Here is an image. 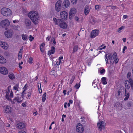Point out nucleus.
<instances>
[{
	"label": "nucleus",
	"instance_id": "35",
	"mask_svg": "<svg viewBox=\"0 0 133 133\" xmlns=\"http://www.w3.org/2000/svg\"><path fill=\"white\" fill-rule=\"evenodd\" d=\"M51 42H53L52 44L54 46L56 45V42H55V39L54 38H52L51 39Z\"/></svg>",
	"mask_w": 133,
	"mask_h": 133
},
{
	"label": "nucleus",
	"instance_id": "15",
	"mask_svg": "<svg viewBox=\"0 0 133 133\" xmlns=\"http://www.w3.org/2000/svg\"><path fill=\"white\" fill-rule=\"evenodd\" d=\"M99 32L98 30H93L91 33V37H95L98 35Z\"/></svg>",
	"mask_w": 133,
	"mask_h": 133
},
{
	"label": "nucleus",
	"instance_id": "17",
	"mask_svg": "<svg viewBox=\"0 0 133 133\" xmlns=\"http://www.w3.org/2000/svg\"><path fill=\"white\" fill-rule=\"evenodd\" d=\"M24 23L26 28H30L31 24V22L30 20L28 19H25L24 21Z\"/></svg>",
	"mask_w": 133,
	"mask_h": 133
},
{
	"label": "nucleus",
	"instance_id": "18",
	"mask_svg": "<svg viewBox=\"0 0 133 133\" xmlns=\"http://www.w3.org/2000/svg\"><path fill=\"white\" fill-rule=\"evenodd\" d=\"M58 23V25H59L60 27L63 28L65 29L67 28V25L65 22H64L63 21L61 20V22Z\"/></svg>",
	"mask_w": 133,
	"mask_h": 133
},
{
	"label": "nucleus",
	"instance_id": "1",
	"mask_svg": "<svg viewBox=\"0 0 133 133\" xmlns=\"http://www.w3.org/2000/svg\"><path fill=\"white\" fill-rule=\"evenodd\" d=\"M28 16L35 24L36 25L37 23L39 17L37 11H31L29 13Z\"/></svg>",
	"mask_w": 133,
	"mask_h": 133
},
{
	"label": "nucleus",
	"instance_id": "13",
	"mask_svg": "<svg viewBox=\"0 0 133 133\" xmlns=\"http://www.w3.org/2000/svg\"><path fill=\"white\" fill-rule=\"evenodd\" d=\"M76 12V9L74 8H71L70 11L69 17L70 19L72 18V16H74Z\"/></svg>",
	"mask_w": 133,
	"mask_h": 133
},
{
	"label": "nucleus",
	"instance_id": "11",
	"mask_svg": "<svg viewBox=\"0 0 133 133\" xmlns=\"http://www.w3.org/2000/svg\"><path fill=\"white\" fill-rule=\"evenodd\" d=\"M0 45L3 49L5 50H7L9 46L7 43L5 42L1 41L0 42Z\"/></svg>",
	"mask_w": 133,
	"mask_h": 133
},
{
	"label": "nucleus",
	"instance_id": "55",
	"mask_svg": "<svg viewBox=\"0 0 133 133\" xmlns=\"http://www.w3.org/2000/svg\"><path fill=\"white\" fill-rule=\"evenodd\" d=\"M51 38L50 37H47L46 38V39L47 40H48V41H49L50 39Z\"/></svg>",
	"mask_w": 133,
	"mask_h": 133
},
{
	"label": "nucleus",
	"instance_id": "20",
	"mask_svg": "<svg viewBox=\"0 0 133 133\" xmlns=\"http://www.w3.org/2000/svg\"><path fill=\"white\" fill-rule=\"evenodd\" d=\"M55 51V48L53 46H52L51 47V50L48 51V54L49 55L53 54Z\"/></svg>",
	"mask_w": 133,
	"mask_h": 133
},
{
	"label": "nucleus",
	"instance_id": "48",
	"mask_svg": "<svg viewBox=\"0 0 133 133\" xmlns=\"http://www.w3.org/2000/svg\"><path fill=\"white\" fill-rule=\"evenodd\" d=\"M127 49V47L126 46H124V48L123 49V53H124V51L125 50Z\"/></svg>",
	"mask_w": 133,
	"mask_h": 133
},
{
	"label": "nucleus",
	"instance_id": "33",
	"mask_svg": "<svg viewBox=\"0 0 133 133\" xmlns=\"http://www.w3.org/2000/svg\"><path fill=\"white\" fill-rule=\"evenodd\" d=\"M9 77L10 79H13L14 78L15 76L13 74H9Z\"/></svg>",
	"mask_w": 133,
	"mask_h": 133
},
{
	"label": "nucleus",
	"instance_id": "31",
	"mask_svg": "<svg viewBox=\"0 0 133 133\" xmlns=\"http://www.w3.org/2000/svg\"><path fill=\"white\" fill-rule=\"evenodd\" d=\"M37 86L39 89V92H41L42 90L41 89V83H38L37 84Z\"/></svg>",
	"mask_w": 133,
	"mask_h": 133
},
{
	"label": "nucleus",
	"instance_id": "58",
	"mask_svg": "<svg viewBox=\"0 0 133 133\" xmlns=\"http://www.w3.org/2000/svg\"><path fill=\"white\" fill-rule=\"evenodd\" d=\"M67 103H66V102L65 103H64V107L65 108H67V107H66V105H67Z\"/></svg>",
	"mask_w": 133,
	"mask_h": 133
},
{
	"label": "nucleus",
	"instance_id": "4",
	"mask_svg": "<svg viewBox=\"0 0 133 133\" xmlns=\"http://www.w3.org/2000/svg\"><path fill=\"white\" fill-rule=\"evenodd\" d=\"M128 80H126L125 82V86L127 89H129L130 87L133 88V79L132 78H129Z\"/></svg>",
	"mask_w": 133,
	"mask_h": 133
},
{
	"label": "nucleus",
	"instance_id": "43",
	"mask_svg": "<svg viewBox=\"0 0 133 133\" xmlns=\"http://www.w3.org/2000/svg\"><path fill=\"white\" fill-rule=\"evenodd\" d=\"M18 86L17 85H16L14 87V90H16L17 91H18Z\"/></svg>",
	"mask_w": 133,
	"mask_h": 133
},
{
	"label": "nucleus",
	"instance_id": "24",
	"mask_svg": "<svg viewBox=\"0 0 133 133\" xmlns=\"http://www.w3.org/2000/svg\"><path fill=\"white\" fill-rule=\"evenodd\" d=\"M90 12V9L88 6H86L84 8V14L85 15H88Z\"/></svg>",
	"mask_w": 133,
	"mask_h": 133
},
{
	"label": "nucleus",
	"instance_id": "57",
	"mask_svg": "<svg viewBox=\"0 0 133 133\" xmlns=\"http://www.w3.org/2000/svg\"><path fill=\"white\" fill-rule=\"evenodd\" d=\"M63 57L62 56H61L59 57L58 59V60H61L63 59Z\"/></svg>",
	"mask_w": 133,
	"mask_h": 133
},
{
	"label": "nucleus",
	"instance_id": "45",
	"mask_svg": "<svg viewBox=\"0 0 133 133\" xmlns=\"http://www.w3.org/2000/svg\"><path fill=\"white\" fill-rule=\"evenodd\" d=\"M100 73L101 74H102L104 73L105 72V70L104 69H103L102 70H100Z\"/></svg>",
	"mask_w": 133,
	"mask_h": 133
},
{
	"label": "nucleus",
	"instance_id": "30",
	"mask_svg": "<svg viewBox=\"0 0 133 133\" xmlns=\"http://www.w3.org/2000/svg\"><path fill=\"white\" fill-rule=\"evenodd\" d=\"M116 56L117 54L116 52L114 53L112 55H111V60L114 59L116 57Z\"/></svg>",
	"mask_w": 133,
	"mask_h": 133
},
{
	"label": "nucleus",
	"instance_id": "2",
	"mask_svg": "<svg viewBox=\"0 0 133 133\" xmlns=\"http://www.w3.org/2000/svg\"><path fill=\"white\" fill-rule=\"evenodd\" d=\"M25 86L26 85H25L24 87L23 88V89H24L22 92V96H20L19 95H17V96L15 97L11 101V103L12 104H15L17 103H20L22 101V99L21 97H24L23 95L25 91Z\"/></svg>",
	"mask_w": 133,
	"mask_h": 133
},
{
	"label": "nucleus",
	"instance_id": "38",
	"mask_svg": "<svg viewBox=\"0 0 133 133\" xmlns=\"http://www.w3.org/2000/svg\"><path fill=\"white\" fill-rule=\"evenodd\" d=\"M131 74L130 72H128L127 74V77L129 79V78H131Z\"/></svg>",
	"mask_w": 133,
	"mask_h": 133
},
{
	"label": "nucleus",
	"instance_id": "25",
	"mask_svg": "<svg viewBox=\"0 0 133 133\" xmlns=\"http://www.w3.org/2000/svg\"><path fill=\"white\" fill-rule=\"evenodd\" d=\"M129 93L128 92H127L126 90H125V98H124V100L126 101L129 98Z\"/></svg>",
	"mask_w": 133,
	"mask_h": 133
},
{
	"label": "nucleus",
	"instance_id": "28",
	"mask_svg": "<svg viewBox=\"0 0 133 133\" xmlns=\"http://www.w3.org/2000/svg\"><path fill=\"white\" fill-rule=\"evenodd\" d=\"M107 78L105 77H102L101 79V81L103 84H106L107 83Z\"/></svg>",
	"mask_w": 133,
	"mask_h": 133
},
{
	"label": "nucleus",
	"instance_id": "6",
	"mask_svg": "<svg viewBox=\"0 0 133 133\" xmlns=\"http://www.w3.org/2000/svg\"><path fill=\"white\" fill-rule=\"evenodd\" d=\"M62 1L60 0L57 1L55 4V9L56 10L57 12H59L62 8L61 5Z\"/></svg>",
	"mask_w": 133,
	"mask_h": 133
},
{
	"label": "nucleus",
	"instance_id": "8",
	"mask_svg": "<svg viewBox=\"0 0 133 133\" xmlns=\"http://www.w3.org/2000/svg\"><path fill=\"white\" fill-rule=\"evenodd\" d=\"M6 98L9 101H10L11 98L13 97V92L11 91L8 90L6 92V95L5 96Z\"/></svg>",
	"mask_w": 133,
	"mask_h": 133
},
{
	"label": "nucleus",
	"instance_id": "21",
	"mask_svg": "<svg viewBox=\"0 0 133 133\" xmlns=\"http://www.w3.org/2000/svg\"><path fill=\"white\" fill-rule=\"evenodd\" d=\"M63 4L66 8H67L70 5L69 1L68 0H65L63 2Z\"/></svg>",
	"mask_w": 133,
	"mask_h": 133
},
{
	"label": "nucleus",
	"instance_id": "61",
	"mask_svg": "<svg viewBox=\"0 0 133 133\" xmlns=\"http://www.w3.org/2000/svg\"><path fill=\"white\" fill-rule=\"evenodd\" d=\"M111 8L113 9H114L116 8V6H111Z\"/></svg>",
	"mask_w": 133,
	"mask_h": 133
},
{
	"label": "nucleus",
	"instance_id": "9",
	"mask_svg": "<svg viewBox=\"0 0 133 133\" xmlns=\"http://www.w3.org/2000/svg\"><path fill=\"white\" fill-rule=\"evenodd\" d=\"M76 131L78 133H82L84 131L83 127L82 124L78 123L76 126Z\"/></svg>",
	"mask_w": 133,
	"mask_h": 133
},
{
	"label": "nucleus",
	"instance_id": "22",
	"mask_svg": "<svg viewBox=\"0 0 133 133\" xmlns=\"http://www.w3.org/2000/svg\"><path fill=\"white\" fill-rule=\"evenodd\" d=\"M6 62V60L2 56L0 55V63H5Z\"/></svg>",
	"mask_w": 133,
	"mask_h": 133
},
{
	"label": "nucleus",
	"instance_id": "52",
	"mask_svg": "<svg viewBox=\"0 0 133 133\" xmlns=\"http://www.w3.org/2000/svg\"><path fill=\"white\" fill-rule=\"evenodd\" d=\"M99 5H96L95 6V9H96V10H98L99 9Z\"/></svg>",
	"mask_w": 133,
	"mask_h": 133
},
{
	"label": "nucleus",
	"instance_id": "34",
	"mask_svg": "<svg viewBox=\"0 0 133 133\" xmlns=\"http://www.w3.org/2000/svg\"><path fill=\"white\" fill-rule=\"evenodd\" d=\"M124 26H122L118 29V30L117 31V32H118L119 33H120L121 31V30L124 29Z\"/></svg>",
	"mask_w": 133,
	"mask_h": 133
},
{
	"label": "nucleus",
	"instance_id": "62",
	"mask_svg": "<svg viewBox=\"0 0 133 133\" xmlns=\"http://www.w3.org/2000/svg\"><path fill=\"white\" fill-rule=\"evenodd\" d=\"M69 102L70 103L72 104V103L73 101L72 100H70L69 101Z\"/></svg>",
	"mask_w": 133,
	"mask_h": 133
},
{
	"label": "nucleus",
	"instance_id": "39",
	"mask_svg": "<svg viewBox=\"0 0 133 133\" xmlns=\"http://www.w3.org/2000/svg\"><path fill=\"white\" fill-rule=\"evenodd\" d=\"M80 86V84H76L75 87L76 89H78Z\"/></svg>",
	"mask_w": 133,
	"mask_h": 133
},
{
	"label": "nucleus",
	"instance_id": "37",
	"mask_svg": "<svg viewBox=\"0 0 133 133\" xmlns=\"http://www.w3.org/2000/svg\"><path fill=\"white\" fill-rule=\"evenodd\" d=\"M22 54V53H19L18 57V59L19 60H20L21 59Z\"/></svg>",
	"mask_w": 133,
	"mask_h": 133
},
{
	"label": "nucleus",
	"instance_id": "64",
	"mask_svg": "<svg viewBox=\"0 0 133 133\" xmlns=\"http://www.w3.org/2000/svg\"><path fill=\"white\" fill-rule=\"evenodd\" d=\"M123 41V42H126V38H123L122 39Z\"/></svg>",
	"mask_w": 133,
	"mask_h": 133
},
{
	"label": "nucleus",
	"instance_id": "16",
	"mask_svg": "<svg viewBox=\"0 0 133 133\" xmlns=\"http://www.w3.org/2000/svg\"><path fill=\"white\" fill-rule=\"evenodd\" d=\"M3 110L5 113L11 112L12 111L11 107L8 105L4 107Z\"/></svg>",
	"mask_w": 133,
	"mask_h": 133
},
{
	"label": "nucleus",
	"instance_id": "10",
	"mask_svg": "<svg viewBox=\"0 0 133 133\" xmlns=\"http://www.w3.org/2000/svg\"><path fill=\"white\" fill-rule=\"evenodd\" d=\"M60 17L61 18L64 20H65L67 18L68 14L64 11H61L60 13Z\"/></svg>",
	"mask_w": 133,
	"mask_h": 133
},
{
	"label": "nucleus",
	"instance_id": "27",
	"mask_svg": "<svg viewBox=\"0 0 133 133\" xmlns=\"http://www.w3.org/2000/svg\"><path fill=\"white\" fill-rule=\"evenodd\" d=\"M45 44L44 43H42L40 46V48L41 51L42 52L44 51V46Z\"/></svg>",
	"mask_w": 133,
	"mask_h": 133
},
{
	"label": "nucleus",
	"instance_id": "14",
	"mask_svg": "<svg viewBox=\"0 0 133 133\" xmlns=\"http://www.w3.org/2000/svg\"><path fill=\"white\" fill-rule=\"evenodd\" d=\"M0 72L2 74L6 75L8 74V71L5 67H0Z\"/></svg>",
	"mask_w": 133,
	"mask_h": 133
},
{
	"label": "nucleus",
	"instance_id": "59",
	"mask_svg": "<svg viewBox=\"0 0 133 133\" xmlns=\"http://www.w3.org/2000/svg\"><path fill=\"white\" fill-rule=\"evenodd\" d=\"M66 91L65 90H64L63 91V93L64 95H65L66 94Z\"/></svg>",
	"mask_w": 133,
	"mask_h": 133
},
{
	"label": "nucleus",
	"instance_id": "49",
	"mask_svg": "<svg viewBox=\"0 0 133 133\" xmlns=\"http://www.w3.org/2000/svg\"><path fill=\"white\" fill-rule=\"evenodd\" d=\"M118 61V58H116L114 61V62L115 64L117 63Z\"/></svg>",
	"mask_w": 133,
	"mask_h": 133
},
{
	"label": "nucleus",
	"instance_id": "7",
	"mask_svg": "<svg viewBox=\"0 0 133 133\" xmlns=\"http://www.w3.org/2000/svg\"><path fill=\"white\" fill-rule=\"evenodd\" d=\"M14 34V32L12 29H9L5 31L4 35L6 37L8 38H11Z\"/></svg>",
	"mask_w": 133,
	"mask_h": 133
},
{
	"label": "nucleus",
	"instance_id": "41",
	"mask_svg": "<svg viewBox=\"0 0 133 133\" xmlns=\"http://www.w3.org/2000/svg\"><path fill=\"white\" fill-rule=\"evenodd\" d=\"M32 57H30L29 59V63L31 64L32 63Z\"/></svg>",
	"mask_w": 133,
	"mask_h": 133
},
{
	"label": "nucleus",
	"instance_id": "3",
	"mask_svg": "<svg viewBox=\"0 0 133 133\" xmlns=\"http://www.w3.org/2000/svg\"><path fill=\"white\" fill-rule=\"evenodd\" d=\"M1 12L2 15L6 17L9 16L12 14V11L9 8L6 7L2 8L1 9Z\"/></svg>",
	"mask_w": 133,
	"mask_h": 133
},
{
	"label": "nucleus",
	"instance_id": "50",
	"mask_svg": "<svg viewBox=\"0 0 133 133\" xmlns=\"http://www.w3.org/2000/svg\"><path fill=\"white\" fill-rule=\"evenodd\" d=\"M19 22V21L18 20H14L13 21V23H18Z\"/></svg>",
	"mask_w": 133,
	"mask_h": 133
},
{
	"label": "nucleus",
	"instance_id": "53",
	"mask_svg": "<svg viewBox=\"0 0 133 133\" xmlns=\"http://www.w3.org/2000/svg\"><path fill=\"white\" fill-rule=\"evenodd\" d=\"M18 133H26L25 131L23 130H22L19 131Z\"/></svg>",
	"mask_w": 133,
	"mask_h": 133
},
{
	"label": "nucleus",
	"instance_id": "42",
	"mask_svg": "<svg viewBox=\"0 0 133 133\" xmlns=\"http://www.w3.org/2000/svg\"><path fill=\"white\" fill-rule=\"evenodd\" d=\"M85 119V117H82L81 118V119H82L81 121V122L83 124H84L85 123V121L84 120H82V119Z\"/></svg>",
	"mask_w": 133,
	"mask_h": 133
},
{
	"label": "nucleus",
	"instance_id": "36",
	"mask_svg": "<svg viewBox=\"0 0 133 133\" xmlns=\"http://www.w3.org/2000/svg\"><path fill=\"white\" fill-rule=\"evenodd\" d=\"M78 46H75L74 48L73 51L75 52L77 51L78 50Z\"/></svg>",
	"mask_w": 133,
	"mask_h": 133
},
{
	"label": "nucleus",
	"instance_id": "19",
	"mask_svg": "<svg viewBox=\"0 0 133 133\" xmlns=\"http://www.w3.org/2000/svg\"><path fill=\"white\" fill-rule=\"evenodd\" d=\"M105 60L106 63L109 64L108 62V59L111 60V54H105Z\"/></svg>",
	"mask_w": 133,
	"mask_h": 133
},
{
	"label": "nucleus",
	"instance_id": "23",
	"mask_svg": "<svg viewBox=\"0 0 133 133\" xmlns=\"http://www.w3.org/2000/svg\"><path fill=\"white\" fill-rule=\"evenodd\" d=\"M17 127L18 128H23L25 127V124L22 123H19L17 125Z\"/></svg>",
	"mask_w": 133,
	"mask_h": 133
},
{
	"label": "nucleus",
	"instance_id": "40",
	"mask_svg": "<svg viewBox=\"0 0 133 133\" xmlns=\"http://www.w3.org/2000/svg\"><path fill=\"white\" fill-rule=\"evenodd\" d=\"M55 71L54 70H52V71H51L50 72V74L51 75H54L55 73Z\"/></svg>",
	"mask_w": 133,
	"mask_h": 133
},
{
	"label": "nucleus",
	"instance_id": "56",
	"mask_svg": "<svg viewBox=\"0 0 133 133\" xmlns=\"http://www.w3.org/2000/svg\"><path fill=\"white\" fill-rule=\"evenodd\" d=\"M23 50V48L22 47L21 48L20 50L19 53H22V51Z\"/></svg>",
	"mask_w": 133,
	"mask_h": 133
},
{
	"label": "nucleus",
	"instance_id": "32",
	"mask_svg": "<svg viewBox=\"0 0 133 133\" xmlns=\"http://www.w3.org/2000/svg\"><path fill=\"white\" fill-rule=\"evenodd\" d=\"M46 93H44L42 97V101L43 102H44L46 99Z\"/></svg>",
	"mask_w": 133,
	"mask_h": 133
},
{
	"label": "nucleus",
	"instance_id": "51",
	"mask_svg": "<svg viewBox=\"0 0 133 133\" xmlns=\"http://www.w3.org/2000/svg\"><path fill=\"white\" fill-rule=\"evenodd\" d=\"M75 20L76 21H78L79 20V18L77 16H75Z\"/></svg>",
	"mask_w": 133,
	"mask_h": 133
},
{
	"label": "nucleus",
	"instance_id": "29",
	"mask_svg": "<svg viewBox=\"0 0 133 133\" xmlns=\"http://www.w3.org/2000/svg\"><path fill=\"white\" fill-rule=\"evenodd\" d=\"M61 19H57L56 18H53V20L55 23V24L56 25H58V23H59V22H61Z\"/></svg>",
	"mask_w": 133,
	"mask_h": 133
},
{
	"label": "nucleus",
	"instance_id": "5",
	"mask_svg": "<svg viewBox=\"0 0 133 133\" xmlns=\"http://www.w3.org/2000/svg\"><path fill=\"white\" fill-rule=\"evenodd\" d=\"M10 24L9 20L7 19L3 20L1 21L0 22L1 26L2 28H4L6 30L7 28L8 27Z\"/></svg>",
	"mask_w": 133,
	"mask_h": 133
},
{
	"label": "nucleus",
	"instance_id": "63",
	"mask_svg": "<svg viewBox=\"0 0 133 133\" xmlns=\"http://www.w3.org/2000/svg\"><path fill=\"white\" fill-rule=\"evenodd\" d=\"M17 28L15 29L16 30H18L20 28V27L18 25H17L16 26Z\"/></svg>",
	"mask_w": 133,
	"mask_h": 133
},
{
	"label": "nucleus",
	"instance_id": "12",
	"mask_svg": "<svg viewBox=\"0 0 133 133\" xmlns=\"http://www.w3.org/2000/svg\"><path fill=\"white\" fill-rule=\"evenodd\" d=\"M97 126L99 130L101 131L104 127V123L103 121H99L97 123Z\"/></svg>",
	"mask_w": 133,
	"mask_h": 133
},
{
	"label": "nucleus",
	"instance_id": "46",
	"mask_svg": "<svg viewBox=\"0 0 133 133\" xmlns=\"http://www.w3.org/2000/svg\"><path fill=\"white\" fill-rule=\"evenodd\" d=\"M77 0H71V3L73 4H75L77 2Z\"/></svg>",
	"mask_w": 133,
	"mask_h": 133
},
{
	"label": "nucleus",
	"instance_id": "60",
	"mask_svg": "<svg viewBox=\"0 0 133 133\" xmlns=\"http://www.w3.org/2000/svg\"><path fill=\"white\" fill-rule=\"evenodd\" d=\"M74 79L73 78H72L70 81V82L71 84L73 82Z\"/></svg>",
	"mask_w": 133,
	"mask_h": 133
},
{
	"label": "nucleus",
	"instance_id": "26",
	"mask_svg": "<svg viewBox=\"0 0 133 133\" xmlns=\"http://www.w3.org/2000/svg\"><path fill=\"white\" fill-rule=\"evenodd\" d=\"M22 39L24 41H27L29 38L28 36L26 34H22Z\"/></svg>",
	"mask_w": 133,
	"mask_h": 133
},
{
	"label": "nucleus",
	"instance_id": "44",
	"mask_svg": "<svg viewBox=\"0 0 133 133\" xmlns=\"http://www.w3.org/2000/svg\"><path fill=\"white\" fill-rule=\"evenodd\" d=\"M29 40L30 41H32L34 39V38L32 37V36L30 35L29 37Z\"/></svg>",
	"mask_w": 133,
	"mask_h": 133
},
{
	"label": "nucleus",
	"instance_id": "54",
	"mask_svg": "<svg viewBox=\"0 0 133 133\" xmlns=\"http://www.w3.org/2000/svg\"><path fill=\"white\" fill-rule=\"evenodd\" d=\"M128 17V16L127 15H124L123 16V18L124 19H126Z\"/></svg>",
	"mask_w": 133,
	"mask_h": 133
},
{
	"label": "nucleus",
	"instance_id": "47",
	"mask_svg": "<svg viewBox=\"0 0 133 133\" xmlns=\"http://www.w3.org/2000/svg\"><path fill=\"white\" fill-rule=\"evenodd\" d=\"M102 46V45H101V46L99 48H98V49L99 50H102L103 49H105V48H106V46H103V47H101V46Z\"/></svg>",
	"mask_w": 133,
	"mask_h": 133
}]
</instances>
